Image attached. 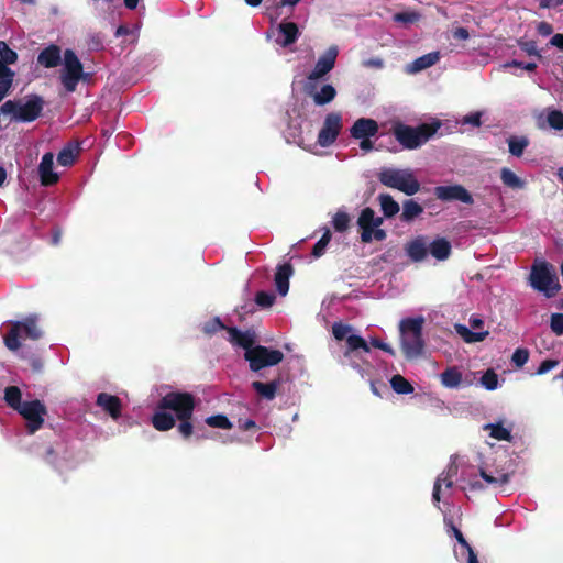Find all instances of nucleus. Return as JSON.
<instances>
[{
	"instance_id": "40",
	"label": "nucleus",
	"mask_w": 563,
	"mask_h": 563,
	"mask_svg": "<svg viewBox=\"0 0 563 563\" xmlns=\"http://www.w3.org/2000/svg\"><path fill=\"white\" fill-rule=\"evenodd\" d=\"M78 150L71 146L64 147L57 155V162L62 166H71L75 163Z\"/></svg>"
},
{
	"instance_id": "60",
	"label": "nucleus",
	"mask_w": 563,
	"mask_h": 563,
	"mask_svg": "<svg viewBox=\"0 0 563 563\" xmlns=\"http://www.w3.org/2000/svg\"><path fill=\"white\" fill-rule=\"evenodd\" d=\"M505 67H517V68H522L528 71H534L537 69V64L536 63H523V62L514 59V60L505 64Z\"/></svg>"
},
{
	"instance_id": "10",
	"label": "nucleus",
	"mask_w": 563,
	"mask_h": 563,
	"mask_svg": "<svg viewBox=\"0 0 563 563\" xmlns=\"http://www.w3.org/2000/svg\"><path fill=\"white\" fill-rule=\"evenodd\" d=\"M342 129V117L340 113L331 112L327 114L323 125L318 134V144L322 147L332 145Z\"/></svg>"
},
{
	"instance_id": "9",
	"label": "nucleus",
	"mask_w": 563,
	"mask_h": 563,
	"mask_svg": "<svg viewBox=\"0 0 563 563\" xmlns=\"http://www.w3.org/2000/svg\"><path fill=\"white\" fill-rule=\"evenodd\" d=\"M16 412L26 420L27 433L34 434L42 429L45 416L47 415V408L41 400L34 399L24 401Z\"/></svg>"
},
{
	"instance_id": "27",
	"label": "nucleus",
	"mask_w": 563,
	"mask_h": 563,
	"mask_svg": "<svg viewBox=\"0 0 563 563\" xmlns=\"http://www.w3.org/2000/svg\"><path fill=\"white\" fill-rule=\"evenodd\" d=\"M423 212V207L415 201L413 199H408L404 201L402 212L400 214V220L402 222H411L416 218H418Z\"/></svg>"
},
{
	"instance_id": "55",
	"label": "nucleus",
	"mask_w": 563,
	"mask_h": 563,
	"mask_svg": "<svg viewBox=\"0 0 563 563\" xmlns=\"http://www.w3.org/2000/svg\"><path fill=\"white\" fill-rule=\"evenodd\" d=\"M179 420V424L177 427L178 432L185 438L188 439L194 432V426L191 423V419L177 418Z\"/></svg>"
},
{
	"instance_id": "6",
	"label": "nucleus",
	"mask_w": 563,
	"mask_h": 563,
	"mask_svg": "<svg viewBox=\"0 0 563 563\" xmlns=\"http://www.w3.org/2000/svg\"><path fill=\"white\" fill-rule=\"evenodd\" d=\"M158 409L172 410L176 418L191 419L195 408V396L187 391H170L161 398Z\"/></svg>"
},
{
	"instance_id": "24",
	"label": "nucleus",
	"mask_w": 563,
	"mask_h": 563,
	"mask_svg": "<svg viewBox=\"0 0 563 563\" xmlns=\"http://www.w3.org/2000/svg\"><path fill=\"white\" fill-rule=\"evenodd\" d=\"M429 253L438 261H445L450 257L452 245L445 238H437L428 243Z\"/></svg>"
},
{
	"instance_id": "14",
	"label": "nucleus",
	"mask_w": 563,
	"mask_h": 563,
	"mask_svg": "<svg viewBox=\"0 0 563 563\" xmlns=\"http://www.w3.org/2000/svg\"><path fill=\"white\" fill-rule=\"evenodd\" d=\"M54 167V155L51 152H47L43 155L42 161L38 165V175L41 185L48 187L55 185L59 176L57 173L53 170Z\"/></svg>"
},
{
	"instance_id": "63",
	"label": "nucleus",
	"mask_w": 563,
	"mask_h": 563,
	"mask_svg": "<svg viewBox=\"0 0 563 563\" xmlns=\"http://www.w3.org/2000/svg\"><path fill=\"white\" fill-rule=\"evenodd\" d=\"M481 117L482 114L479 112L471 113L463 118V123L471 124L473 126H479L482 124Z\"/></svg>"
},
{
	"instance_id": "56",
	"label": "nucleus",
	"mask_w": 563,
	"mask_h": 563,
	"mask_svg": "<svg viewBox=\"0 0 563 563\" xmlns=\"http://www.w3.org/2000/svg\"><path fill=\"white\" fill-rule=\"evenodd\" d=\"M518 44L520 48L525 51L528 55L542 58L541 54L537 48V43L534 41H519Z\"/></svg>"
},
{
	"instance_id": "23",
	"label": "nucleus",
	"mask_w": 563,
	"mask_h": 563,
	"mask_svg": "<svg viewBox=\"0 0 563 563\" xmlns=\"http://www.w3.org/2000/svg\"><path fill=\"white\" fill-rule=\"evenodd\" d=\"M439 59V52H431L416 58L412 63L408 64L406 70L408 74H417L435 65Z\"/></svg>"
},
{
	"instance_id": "31",
	"label": "nucleus",
	"mask_w": 563,
	"mask_h": 563,
	"mask_svg": "<svg viewBox=\"0 0 563 563\" xmlns=\"http://www.w3.org/2000/svg\"><path fill=\"white\" fill-rule=\"evenodd\" d=\"M500 179L506 187L511 189H522L525 187V181L508 167L500 169Z\"/></svg>"
},
{
	"instance_id": "19",
	"label": "nucleus",
	"mask_w": 563,
	"mask_h": 563,
	"mask_svg": "<svg viewBox=\"0 0 563 563\" xmlns=\"http://www.w3.org/2000/svg\"><path fill=\"white\" fill-rule=\"evenodd\" d=\"M228 333L230 335L229 340L232 344L238 345L247 351H252L255 345V334L250 331H241L238 328L229 327Z\"/></svg>"
},
{
	"instance_id": "8",
	"label": "nucleus",
	"mask_w": 563,
	"mask_h": 563,
	"mask_svg": "<svg viewBox=\"0 0 563 563\" xmlns=\"http://www.w3.org/2000/svg\"><path fill=\"white\" fill-rule=\"evenodd\" d=\"M244 358L252 372L260 373L265 367L279 364L284 360V353L264 345H255L252 351L244 352Z\"/></svg>"
},
{
	"instance_id": "22",
	"label": "nucleus",
	"mask_w": 563,
	"mask_h": 563,
	"mask_svg": "<svg viewBox=\"0 0 563 563\" xmlns=\"http://www.w3.org/2000/svg\"><path fill=\"white\" fill-rule=\"evenodd\" d=\"M294 273V267L290 263H284L277 267L275 274V285L280 296H286L289 290V278Z\"/></svg>"
},
{
	"instance_id": "57",
	"label": "nucleus",
	"mask_w": 563,
	"mask_h": 563,
	"mask_svg": "<svg viewBox=\"0 0 563 563\" xmlns=\"http://www.w3.org/2000/svg\"><path fill=\"white\" fill-rule=\"evenodd\" d=\"M560 362L558 360H545L543 361L540 366L538 367L536 374L537 375H543L550 372L551 369L559 366Z\"/></svg>"
},
{
	"instance_id": "58",
	"label": "nucleus",
	"mask_w": 563,
	"mask_h": 563,
	"mask_svg": "<svg viewBox=\"0 0 563 563\" xmlns=\"http://www.w3.org/2000/svg\"><path fill=\"white\" fill-rule=\"evenodd\" d=\"M22 357L26 360L29 366L34 372H41L42 371V368H43V361L41 360L40 356H37L35 354H32L30 356H25L24 354H22Z\"/></svg>"
},
{
	"instance_id": "17",
	"label": "nucleus",
	"mask_w": 563,
	"mask_h": 563,
	"mask_svg": "<svg viewBox=\"0 0 563 563\" xmlns=\"http://www.w3.org/2000/svg\"><path fill=\"white\" fill-rule=\"evenodd\" d=\"M62 63V48L56 44H49L37 55V64L45 68H55Z\"/></svg>"
},
{
	"instance_id": "7",
	"label": "nucleus",
	"mask_w": 563,
	"mask_h": 563,
	"mask_svg": "<svg viewBox=\"0 0 563 563\" xmlns=\"http://www.w3.org/2000/svg\"><path fill=\"white\" fill-rule=\"evenodd\" d=\"M42 335L41 330L37 328L36 318L27 317L23 321H16L12 324L10 331L4 336V344L10 351L20 349V338H29L37 340Z\"/></svg>"
},
{
	"instance_id": "59",
	"label": "nucleus",
	"mask_w": 563,
	"mask_h": 563,
	"mask_svg": "<svg viewBox=\"0 0 563 563\" xmlns=\"http://www.w3.org/2000/svg\"><path fill=\"white\" fill-rule=\"evenodd\" d=\"M9 64H5L3 62H0V81L1 80H9L11 84H13L14 79V71L9 68Z\"/></svg>"
},
{
	"instance_id": "18",
	"label": "nucleus",
	"mask_w": 563,
	"mask_h": 563,
	"mask_svg": "<svg viewBox=\"0 0 563 563\" xmlns=\"http://www.w3.org/2000/svg\"><path fill=\"white\" fill-rule=\"evenodd\" d=\"M279 37L276 43L282 47H288L297 42L300 36V31L295 22H282L278 25Z\"/></svg>"
},
{
	"instance_id": "33",
	"label": "nucleus",
	"mask_w": 563,
	"mask_h": 563,
	"mask_svg": "<svg viewBox=\"0 0 563 563\" xmlns=\"http://www.w3.org/2000/svg\"><path fill=\"white\" fill-rule=\"evenodd\" d=\"M484 430H489V435L499 441H511L512 439L510 430L500 422L485 424Z\"/></svg>"
},
{
	"instance_id": "52",
	"label": "nucleus",
	"mask_w": 563,
	"mask_h": 563,
	"mask_svg": "<svg viewBox=\"0 0 563 563\" xmlns=\"http://www.w3.org/2000/svg\"><path fill=\"white\" fill-rule=\"evenodd\" d=\"M548 123L554 130H563V112L560 110L550 111L548 113Z\"/></svg>"
},
{
	"instance_id": "43",
	"label": "nucleus",
	"mask_w": 563,
	"mask_h": 563,
	"mask_svg": "<svg viewBox=\"0 0 563 563\" xmlns=\"http://www.w3.org/2000/svg\"><path fill=\"white\" fill-rule=\"evenodd\" d=\"M364 218L358 216L357 225L361 230V241L363 243H371L373 241V232L376 230L369 222L363 221Z\"/></svg>"
},
{
	"instance_id": "15",
	"label": "nucleus",
	"mask_w": 563,
	"mask_h": 563,
	"mask_svg": "<svg viewBox=\"0 0 563 563\" xmlns=\"http://www.w3.org/2000/svg\"><path fill=\"white\" fill-rule=\"evenodd\" d=\"M378 123L374 119L360 118L352 125L350 133L353 139H366L378 133Z\"/></svg>"
},
{
	"instance_id": "37",
	"label": "nucleus",
	"mask_w": 563,
	"mask_h": 563,
	"mask_svg": "<svg viewBox=\"0 0 563 563\" xmlns=\"http://www.w3.org/2000/svg\"><path fill=\"white\" fill-rule=\"evenodd\" d=\"M457 333L463 338V340L467 343L482 342L488 334L485 332H473L467 327L457 324L456 325Z\"/></svg>"
},
{
	"instance_id": "39",
	"label": "nucleus",
	"mask_w": 563,
	"mask_h": 563,
	"mask_svg": "<svg viewBox=\"0 0 563 563\" xmlns=\"http://www.w3.org/2000/svg\"><path fill=\"white\" fill-rule=\"evenodd\" d=\"M351 223V217L347 212L339 210L332 218V225L336 232L343 233L347 231Z\"/></svg>"
},
{
	"instance_id": "1",
	"label": "nucleus",
	"mask_w": 563,
	"mask_h": 563,
	"mask_svg": "<svg viewBox=\"0 0 563 563\" xmlns=\"http://www.w3.org/2000/svg\"><path fill=\"white\" fill-rule=\"evenodd\" d=\"M440 126V121L421 123L416 128L398 122L393 126V135L404 148L416 150L427 143Z\"/></svg>"
},
{
	"instance_id": "54",
	"label": "nucleus",
	"mask_w": 563,
	"mask_h": 563,
	"mask_svg": "<svg viewBox=\"0 0 563 563\" xmlns=\"http://www.w3.org/2000/svg\"><path fill=\"white\" fill-rule=\"evenodd\" d=\"M550 328L556 335L563 334V313H553L550 320Z\"/></svg>"
},
{
	"instance_id": "30",
	"label": "nucleus",
	"mask_w": 563,
	"mask_h": 563,
	"mask_svg": "<svg viewBox=\"0 0 563 563\" xmlns=\"http://www.w3.org/2000/svg\"><path fill=\"white\" fill-rule=\"evenodd\" d=\"M4 401L13 410L18 411L23 405L22 393L18 386H8L4 389Z\"/></svg>"
},
{
	"instance_id": "64",
	"label": "nucleus",
	"mask_w": 563,
	"mask_h": 563,
	"mask_svg": "<svg viewBox=\"0 0 563 563\" xmlns=\"http://www.w3.org/2000/svg\"><path fill=\"white\" fill-rule=\"evenodd\" d=\"M537 31L541 36H549L553 33V27L549 22L542 21L538 24Z\"/></svg>"
},
{
	"instance_id": "41",
	"label": "nucleus",
	"mask_w": 563,
	"mask_h": 563,
	"mask_svg": "<svg viewBox=\"0 0 563 563\" xmlns=\"http://www.w3.org/2000/svg\"><path fill=\"white\" fill-rule=\"evenodd\" d=\"M331 231L327 228L321 239L313 245L311 255L316 258L321 257L324 254L325 249L331 241Z\"/></svg>"
},
{
	"instance_id": "62",
	"label": "nucleus",
	"mask_w": 563,
	"mask_h": 563,
	"mask_svg": "<svg viewBox=\"0 0 563 563\" xmlns=\"http://www.w3.org/2000/svg\"><path fill=\"white\" fill-rule=\"evenodd\" d=\"M88 45L92 51H100L103 48V38L100 34H93L89 37Z\"/></svg>"
},
{
	"instance_id": "21",
	"label": "nucleus",
	"mask_w": 563,
	"mask_h": 563,
	"mask_svg": "<svg viewBox=\"0 0 563 563\" xmlns=\"http://www.w3.org/2000/svg\"><path fill=\"white\" fill-rule=\"evenodd\" d=\"M282 385L280 376L274 378L269 383H263L260 380L252 382L251 386L257 396L265 400H273L276 397L277 390Z\"/></svg>"
},
{
	"instance_id": "25",
	"label": "nucleus",
	"mask_w": 563,
	"mask_h": 563,
	"mask_svg": "<svg viewBox=\"0 0 563 563\" xmlns=\"http://www.w3.org/2000/svg\"><path fill=\"white\" fill-rule=\"evenodd\" d=\"M424 319L422 317L406 318L400 321L399 330L401 335H422Z\"/></svg>"
},
{
	"instance_id": "50",
	"label": "nucleus",
	"mask_w": 563,
	"mask_h": 563,
	"mask_svg": "<svg viewBox=\"0 0 563 563\" xmlns=\"http://www.w3.org/2000/svg\"><path fill=\"white\" fill-rule=\"evenodd\" d=\"M479 474L482 478L488 484L505 485L509 482V474L507 473H501L498 476H493L488 474L485 470L481 468Z\"/></svg>"
},
{
	"instance_id": "36",
	"label": "nucleus",
	"mask_w": 563,
	"mask_h": 563,
	"mask_svg": "<svg viewBox=\"0 0 563 563\" xmlns=\"http://www.w3.org/2000/svg\"><path fill=\"white\" fill-rule=\"evenodd\" d=\"M346 345L347 351L345 352V355H347L350 352L362 350L366 353L371 351L367 342L360 335L351 333L346 338Z\"/></svg>"
},
{
	"instance_id": "3",
	"label": "nucleus",
	"mask_w": 563,
	"mask_h": 563,
	"mask_svg": "<svg viewBox=\"0 0 563 563\" xmlns=\"http://www.w3.org/2000/svg\"><path fill=\"white\" fill-rule=\"evenodd\" d=\"M44 103L41 96L30 95L25 103L20 100L5 101L0 107V111L4 114H12L14 121L33 122L42 114Z\"/></svg>"
},
{
	"instance_id": "61",
	"label": "nucleus",
	"mask_w": 563,
	"mask_h": 563,
	"mask_svg": "<svg viewBox=\"0 0 563 563\" xmlns=\"http://www.w3.org/2000/svg\"><path fill=\"white\" fill-rule=\"evenodd\" d=\"M371 344L376 347V349H379L388 354H390L391 356H395L396 355V352L395 350L387 343L383 342L382 340L379 339H372L371 341Z\"/></svg>"
},
{
	"instance_id": "47",
	"label": "nucleus",
	"mask_w": 563,
	"mask_h": 563,
	"mask_svg": "<svg viewBox=\"0 0 563 563\" xmlns=\"http://www.w3.org/2000/svg\"><path fill=\"white\" fill-rule=\"evenodd\" d=\"M393 20L397 23L412 24L420 20V14L415 11H404L394 14Z\"/></svg>"
},
{
	"instance_id": "28",
	"label": "nucleus",
	"mask_w": 563,
	"mask_h": 563,
	"mask_svg": "<svg viewBox=\"0 0 563 563\" xmlns=\"http://www.w3.org/2000/svg\"><path fill=\"white\" fill-rule=\"evenodd\" d=\"M377 199L385 218H393L399 212L398 202L389 194H380Z\"/></svg>"
},
{
	"instance_id": "38",
	"label": "nucleus",
	"mask_w": 563,
	"mask_h": 563,
	"mask_svg": "<svg viewBox=\"0 0 563 563\" xmlns=\"http://www.w3.org/2000/svg\"><path fill=\"white\" fill-rule=\"evenodd\" d=\"M445 485L446 488H451L453 485V482L451 479L450 473H441L439 477L437 478L434 486H433V493H432V499L434 503H440L441 500V486Z\"/></svg>"
},
{
	"instance_id": "5",
	"label": "nucleus",
	"mask_w": 563,
	"mask_h": 563,
	"mask_svg": "<svg viewBox=\"0 0 563 563\" xmlns=\"http://www.w3.org/2000/svg\"><path fill=\"white\" fill-rule=\"evenodd\" d=\"M64 68L59 79L67 92H74L80 80H88L89 74L84 71V66L76 53L67 48L64 54Z\"/></svg>"
},
{
	"instance_id": "51",
	"label": "nucleus",
	"mask_w": 563,
	"mask_h": 563,
	"mask_svg": "<svg viewBox=\"0 0 563 563\" xmlns=\"http://www.w3.org/2000/svg\"><path fill=\"white\" fill-rule=\"evenodd\" d=\"M481 383L487 390H494L498 386V375L493 369H487L481 377Z\"/></svg>"
},
{
	"instance_id": "11",
	"label": "nucleus",
	"mask_w": 563,
	"mask_h": 563,
	"mask_svg": "<svg viewBox=\"0 0 563 563\" xmlns=\"http://www.w3.org/2000/svg\"><path fill=\"white\" fill-rule=\"evenodd\" d=\"M435 197L445 202L460 201L465 205H473L474 198L472 194L462 185L437 186L434 188Z\"/></svg>"
},
{
	"instance_id": "53",
	"label": "nucleus",
	"mask_w": 563,
	"mask_h": 563,
	"mask_svg": "<svg viewBox=\"0 0 563 563\" xmlns=\"http://www.w3.org/2000/svg\"><path fill=\"white\" fill-rule=\"evenodd\" d=\"M529 360V351L527 349L518 347L515 350L511 362L517 367H522Z\"/></svg>"
},
{
	"instance_id": "46",
	"label": "nucleus",
	"mask_w": 563,
	"mask_h": 563,
	"mask_svg": "<svg viewBox=\"0 0 563 563\" xmlns=\"http://www.w3.org/2000/svg\"><path fill=\"white\" fill-rule=\"evenodd\" d=\"M220 330L228 331V327H225L223 324V322L221 321V319L219 317H214V318L210 319L209 321L205 322L202 325V332L207 335H212Z\"/></svg>"
},
{
	"instance_id": "2",
	"label": "nucleus",
	"mask_w": 563,
	"mask_h": 563,
	"mask_svg": "<svg viewBox=\"0 0 563 563\" xmlns=\"http://www.w3.org/2000/svg\"><path fill=\"white\" fill-rule=\"evenodd\" d=\"M382 185L397 189L407 196H412L420 190V183L410 169L383 167L377 174Z\"/></svg>"
},
{
	"instance_id": "4",
	"label": "nucleus",
	"mask_w": 563,
	"mask_h": 563,
	"mask_svg": "<svg viewBox=\"0 0 563 563\" xmlns=\"http://www.w3.org/2000/svg\"><path fill=\"white\" fill-rule=\"evenodd\" d=\"M529 282L533 289L543 292L548 298L555 296L561 289L553 266L545 261L533 263Z\"/></svg>"
},
{
	"instance_id": "35",
	"label": "nucleus",
	"mask_w": 563,
	"mask_h": 563,
	"mask_svg": "<svg viewBox=\"0 0 563 563\" xmlns=\"http://www.w3.org/2000/svg\"><path fill=\"white\" fill-rule=\"evenodd\" d=\"M507 142L509 153L516 157H520L529 145V140L526 136H510Z\"/></svg>"
},
{
	"instance_id": "32",
	"label": "nucleus",
	"mask_w": 563,
	"mask_h": 563,
	"mask_svg": "<svg viewBox=\"0 0 563 563\" xmlns=\"http://www.w3.org/2000/svg\"><path fill=\"white\" fill-rule=\"evenodd\" d=\"M336 96V90L332 85H323L320 91L316 92L312 98L316 104L324 106L334 100Z\"/></svg>"
},
{
	"instance_id": "49",
	"label": "nucleus",
	"mask_w": 563,
	"mask_h": 563,
	"mask_svg": "<svg viewBox=\"0 0 563 563\" xmlns=\"http://www.w3.org/2000/svg\"><path fill=\"white\" fill-rule=\"evenodd\" d=\"M360 216L364 218L363 221L369 222L371 225L375 228H380V225L384 223V218L377 217L371 207L364 208Z\"/></svg>"
},
{
	"instance_id": "29",
	"label": "nucleus",
	"mask_w": 563,
	"mask_h": 563,
	"mask_svg": "<svg viewBox=\"0 0 563 563\" xmlns=\"http://www.w3.org/2000/svg\"><path fill=\"white\" fill-rule=\"evenodd\" d=\"M441 383L443 386L448 388H456L462 383V373L461 371L453 366L448 367L444 372L441 374Z\"/></svg>"
},
{
	"instance_id": "26",
	"label": "nucleus",
	"mask_w": 563,
	"mask_h": 563,
	"mask_svg": "<svg viewBox=\"0 0 563 563\" xmlns=\"http://www.w3.org/2000/svg\"><path fill=\"white\" fill-rule=\"evenodd\" d=\"M175 418L166 410L158 409L152 416V424L158 431H168L175 427Z\"/></svg>"
},
{
	"instance_id": "45",
	"label": "nucleus",
	"mask_w": 563,
	"mask_h": 563,
	"mask_svg": "<svg viewBox=\"0 0 563 563\" xmlns=\"http://www.w3.org/2000/svg\"><path fill=\"white\" fill-rule=\"evenodd\" d=\"M352 325L342 322H334L332 325V334L338 341H346V338L352 333Z\"/></svg>"
},
{
	"instance_id": "16",
	"label": "nucleus",
	"mask_w": 563,
	"mask_h": 563,
	"mask_svg": "<svg viewBox=\"0 0 563 563\" xmlns=\"http://www.w3.org/2000/svg\"><path fill=\"white\" fill-rule=\"evenodd\" d=\"M96 405L101 407L114 420L121 417L122 401L118 396L100 393L97 396Z\"/></svg>"
},
{
	"instance_id": "13",
	"label": "nucleus",
	"mask_w": 563,
	"mask_h": 563,
	"mask_svg": "<svg viewBox=\"0 0 563 563\" xmlns=\"http://www.w3.org/2000/svg\"><path fill=\"white\" fill-rule=\"evenodd\" d=\"M405 251L407 256L413 263L424 261L429 253L428 238L426 235L416 236L415 239L406 243Z\"/></svg>"
},
{
	"instance_id": "34",
	"label": "nucleus",
	"mask_w": 563,
	"mask_h": 563,
	"mask_svg": "<svg viewBox=\"0 0 563 563\" xmlns=\"http://www.w3.org/2000/svg\"><path fill=\"white\" fill-rule=\"evenodd\" d=\"M390 386L395 393L400 395H408L413 393V386L411 383L399 374L391 377Z\"/></svg>"
},
{
	"instance_id": "48",
	"label": "nucleus",
	"mask_w": 563,
	"mask_h": 563,
	"mask_svg": "<svg viewBox=\"0 0 563 563\" xmlns=\"http://www.w3.org/2000/svg\"><path fill=\"white\" fill-rule=\"evenodd\" d=\"M275 295L271 291L261 290L255 295V303L261 308H271L275 302Z\"/></svg>"
},
{
	"instance_id": "42",
	"label": "nucleus",
	"mask_w": 563,
	"mask_h": 563,
	"mask_svg": "<svg viewBox=\"0 0 563 563\" xmlns=\"http://www.w3.org/2000/svg\"><path fill=\"white\" fill-rule=\"evenodd\" d=\"M206 423L212 428L229 430L233 427L229 418L222 413L210 416L206 419Z\"/></svg>"
},
{
	"instance_id": "44",
	"label": "nucleus",
	"mask_w": 563,
	"mask_h": 563,
	"mask_svg": "<svg viewBox=\"0 0 563 563\" xmlns=\"http://www.w3.org/2000/svg\"><path fill=\"white\" fill-rule=\"evenodd\" d=\"M18 60V54L4 41H0V62L12 65Z\"/></svg>"
},
{
	"instance_id": "20",
	"label": "nucleus",
	"mask_w": 563,
	"mask_h": 563,
	"mask_svg": "<svg viewBox=\"0 0 563 563\" xmlns=\"http://www.w3.org/2000/svg\"><path fill=\"white\" fill-rule=\"evenodd\" d=\"M401 346L407 358L420 356L424 349L422 335H401Z\"/></svg>"
},
{
	"instance_id": "12",
	"label": "nucleus",
	"mask_w": 563,
	"mask_h": 563,
	"mask_svg": "<svg viewBox=\"0 0 563 563\" xmlns=\"http://www.w3.org/2000/svg\"><path fill=\"white\" fill-rule=\"evenodd\" d=\"M339 54V49L335 45L330 46L323 55L319 57L314 68L308 75L309 80H317L330 73L334 65Z\"/></svg>"
}]
</instances>
